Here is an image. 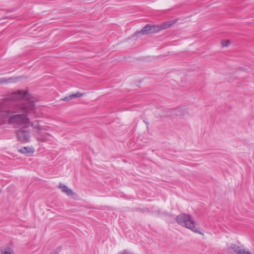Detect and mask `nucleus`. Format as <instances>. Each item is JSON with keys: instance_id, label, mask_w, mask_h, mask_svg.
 Instances as JSON below:
<instances>
[{"instance_id": "13", "label": "nucleus", "mask_w": 254, "mask_h": 254, "mask_svg": "<svg viewBox=\"0 0 254 254\" xmlns=\"http://www.w3.org/2000/svg\"><path fill=\"white\" fill-rule=\"evenodd\" d=\"M230 41L229 40H222V45L223 47H227L230 44Z\"/></svg>"}, {"instance_id": "11", "label": "nucleus", "mask_w": 254, "mask_h": 254, "mask_svg": "<svg viewBox=\"0 0 254 254\" xmlns=\"http://www.w3.org/2000/svg\"><path fill=\"white\" fill-rule=\"evenodd\" d=\"M18 151L23 154H26L27 153H30V152H34L33 149L29 147H23V148L20 149Z\"/></svg>"}, {"instance_id": "2", "label": "nucleus", "mask_w": 254, "mask_h": 254, "mask_svg": "<svg viewBox=\"0 0 254 254\" xmlns=\"http://www.w3.org/2000/svg\"><path fill=\"white\" fill-rule=\"evenodd\" d=\"M176 221L179 224L182 226L185 227L195 233L201 234L195 226L194 221L191 219V216L189 214L186 213L180 214L177 216Z\"/></svg>"}, {"instance_id": "3", "label": "nucleus", "mask_w": 254, "mask_h": 254, "mask_svg": "<svg viewBox=\"0 0 254 254\" xmlns=\"http://www.w3.org/2000/svg\"><path fill=\"white\" fill-rule=\"evenodd\" d=\"M19 128L16 131V136L18 140L22 142H28L30 140V132L26 130V128L18 127Z\"/></svg>"}, {"instance_id": "5", "label": "nucleus", "mask_w": 254, "mask_h": 254, "mask_svg": "<svg viewBox=\"0 0 254 254\" xmlns=\"http://www.w3.org/2000/svg\"><path fill=\"white\" fill-rule=\"evenodd\" d=\"M35 136L37 139L44 142L50 141L52 138L51 134L47 132H43L42 131H41L39 134H36Z\"/></svg>"}, {"instance_id": "10", "label": "nucleus", "mask_w": 254, "mask_h": 254, "mask_svg": "<svg viewBox=\"0 0 254 254\" xmlns=\"http://www.w3.org/2000/svg\"><path fill=\"white\" fill-rule=\"evenodd\" d=\"M0 253L1 254H15L13 250L8 246L1 248Z\"/></svg>"}, {"instance_id": "9", "label": "nucleus", "mask_w": 254, "mask_h": 254, "mask_svg": "<svg viewBox=\"0 0 254 254\" xmlns=\"http://www.w3.org/2000/svg\"><path fill=\"white\" fill-rule=\"evenodd\" d=\"M230 249L233 250L236 254H242L243 250H244V249H243L242 247L235 244H232L230 246Z\"/></svg>"}, {"instance_id": "7", "label": "nucleus", "mask_w": 254, "mask_h": 254, "mask_svg": "<svg viewBox=\"0 0 254 254\" xmlns=\"http://www.w3.org/2000/svg\"><path fill=\"white\" fill-rule=\"evenodd\" d=\"M58 188L61 189L63 192L65 193L68 196H72L74 194L70 189L62 183L59 184Z\"/></svg>"}, {"instance_id": "6", "label": "nucleus", "mask_w": 254, "mask_h": 254, "mask_svg": "<svg viewBox=\"0 0 254 254\" xmlns=\"http://www.w3.org/2000/svg\"><path fill=\"white\" fill-rule=\"evenodd\" d=\"M177 22V20L175 19L172 21H167L165 22L162 24H161L160 25H156L157 26V31L158 32L162 30L166 29L168 28H170L171 27L173 24L176 23Z\"/></svg>"}, {"instance_id": "12", "label": "nucleus", "mask_w": 254, "mask_h": 254, "mask_svg": "<svg viewBox=\"0 0 254 254\" xmlns=\"http://www.w3.org/2000/svg\"><path fill=\"white\" fill-rule=\"evenodd\" d=\"M11 78L7 79L5 77L0 78V84L7 83L9 82V81L11 80Z\"/></svg>"}, {"instance_id": "8", "label": "nucleus", "mask_w": 254, "mask_h": 254, "mask_svg": "<svg viewBox=\"0 0 254 254\" xmlns=\"http://www.w3.org/2000/svg\"><path fill=\"white\" fill-rule=\"evenodd\" d=\"M83 95V94H82L80 92H77L76 93L70 94L69 96H67L65 97L63 99V100L67 101L71 100L74 98L82 97Z\"/></svg>"}, {"instance_id": "14", "label": "nucleus", "mask_w": 254, "mask_h": 254, "mask_svg": "<svg viewBox=\"0 0 254 254\" xmlns=\"http://www.w3.org/2000/svg\"><path fill=\"white\" fill-rule=\"evenodd\" d=\"M242 254H254V252L252 253L250 250L244 249V250H243V253Z\"/></svg>"}, {"instance_id": "1", "label": "nucleus", "mask_w": 254, "mask_h": 254, "mask_svg": "<svg viewBox=\"0 0 254 254\" xmlns=\"http://www.w3.org/2000/svg\"><path fill=\"white\" fill-rule=\"evenodd\" d=\"M8 99L19 101L10 103L7 109L0 108V126L7 122L14 128L31 127L35 135L41 131L48 130L49 127L41 126L39 121L31 122L28 116L35 112L36 108L33 97L27 90L12 92Z\"/></svg>"}, {"instance_id": "4", "label": "nucleus", "mask_w": 254, "mask_h": 254, "mask_svg": "<svg viewBox=\"0 0 254 254\" xmlns=\"http://www.w3.org/2000/svg\"><path fill=\"white\" fill-rule=\"evenodd\" d=\"M157 28L156 25H150L147 24L141 31L136 32L134 35L135 36H139L144 34L156 33L158 32Z\"/></svg>"}]
</instances>
